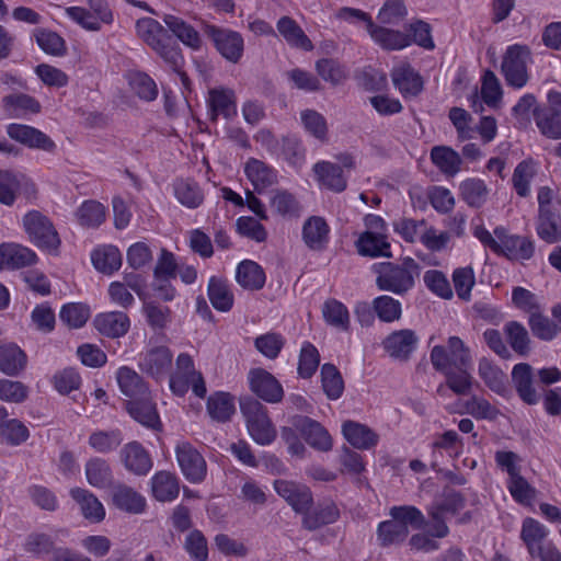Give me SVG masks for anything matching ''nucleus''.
Masks as SVG:
<instances>
[{
  "mask_svg": "<svg viewBox=\"0 0 561 561\" xmlns=\"http://www.w3.org/2000/svg\"><path fill=\"white\" fill-rule=\"evenodd\" d=\"M240 409L245 417L250 436L260 445H268L276 437L266 408L255 399H248L240 403Z\"/></svg>",
  "mask_w": 561,
  "mask_h": 561,
  "instance_id": "obj_4",
  "label": "nucleus"
},
{
  "mask_svg": "<svg viewBox=\"0 0 561 561\" xmlns=\"http://www.w3.org/2000/svg\"><path fill=\"white\" fill-rule=\"evenodd\" d=\"M321 382L322 389L330 400H337L343 394L344 381L334 365L324 364L321 367Z\"/></svg>",
  "mask_w": 561,
  "mask_h": 561,
  "instance_id": "obj_53",
  "label": "nucleus"
},
{
  "mask_svg": "<svg viewBox=\"0 0 561 561\" xmlns=\"http://www.w3.org/2000/svg\"><path fill=\"white\" fill-rule=\"evenodd\" d=\"M207 295L217 311L228 312L232 309L234 296L227 279L211 276L208 282Z\"/></svg>",
  "mask_w": 561,
  "mask_h": 561,
  "instance_id": "obj_33",
  "label": "nucleus"
},
{
  "mask_svg": "<svg viewBox=\"0 0 561 561\" xmlns=\"http://www.w3.org/2000/svg\"><path fill=\"white\" fill-rule=\"evenodd\" d=\"M365 230L355 241L357 253L367 257H392L388 226L378 215L368 214L364 217Z\"/></svg>",
  "mask_w": 561,
  "mask_h": 561,
  "instance_id": "obj_3",
  "label": "nucleus"
},
{
  "mask_svg": "<svg viewBox=\"0 0 561 561\" xmlns=\"http://www.w3.org/2000/svg\"><path fill=\"white\" fill-rule=\"evenodd\" d=\"M161 19L168 27V32L170 31L185 46L193 50H199L202 48V37L193 25L171 13H164Z\"/></svg>",
  "mask_w": 561,
  "mask_h": 561,
  "instance_id": "obj_21",
  "label": "nucleus"
},
{
  "mask_svg": "<svg viewBox=\"0 0 561 561\" xmlns=\"http://www.w3.org/2000/svg\"><path fill=\"white\" fill-rule=\"evenodd\" d=\"M4 110L11 117H19L26 113H38L41 104L27 94H10L2 100Z\"/></svg>",
  "mask_w": 561,
  "mask_h": 561,
  "instance_id": "obj_49",
  "label": "nucleus"
},
{
  "mask_svg": "<svg viewBox=\"0 0 561 561\" xmlns=\"http://www.w3.org/2000/svg\"><path fill=\"white\" fill-rule=\"evenodd\" d=\"M534 118L540 133L550 139H561V107L549 104L546 108H535Z\"/></svg>",
  "mask_w": 561,
  "mask_h": 561,
  "instance_id": "obj_31",
  "label": "nucleus"
},
{
  "mask_svg": "<svg viewBox=\"0 0 561 561\" xmlns=\"http://www.w3.org/2000/svg\"><path fill=\"white\" fill-rule=\"evenodd\" d=\"M175 198L187 208H197L204 202L199 185L191 180H176L173 184Z\"/></svg>",
  "mask_w": 561,
  "mask_h": 561,
  "instance_id": "obj_47",
  "label": "nucleus"
},
{
  "mask_svg": "<svg viewBox=\"0 0 561 561\" xmlns=\"http://www.w3.org/2000/svg\"><path fill=\"white\" fill-rule=\"evenodd\" d=\"M302 525L309 530H316L322 526L335 523L340 517V511L335 503L324 501L312 511L302 513Z\"/></svg>",
  "mask_w": 561,
  "mask_h": 561,
  "instance_id": "obj_36",
  "label": "nucleus"
},
{
  "mask_svg": "<svg viewBox=\"0 0 561 561\" xmlns=\"http://www.w3.org/2000/svg\"><path fill=\"white\" fill-rule=\"evenodd\" d=\"M277 31L284 39L293 47L309 51L313 48L311 41L295 20L283 16L277 21Z\"/></svg>",
  "mask_w": 561,
  "mask_h": 561,
  "instance_id": "obj_44",
  "label": "nucleus"
},
{
  "mask_svg": "<svg viewBox=\"0 0 561 561\" xmlns=\"http://www.w3.org/2000/svg\"><path fill=\"white\" fill-rule=\"evenodd\" d=\"M23 227L30 240L38 248L56 251L60 245V238L48 217L38 210H31L23 217Z\"/></svg>",
  "mask_w": 561,
  "mask_h": 561,
  "instance_id": "obj_6",
  "label": "nucleus"
},
{
  "mask_svg": "<svg viewBox=\"0 0 561 561\" xmlns=\"http://www.w3.org/2000/svg\"><path fill=\"white\" fill-rule=\"evenodd\" d=\"M296 426L311 447L321 451H328L332 448V438L319 422L309 417H299Z\"/></svg>",
  "mask_w": 561,
  "mask_h": 561,
  "instance_id": "obj_26",
  "label": "nucleus"
},
{
  "mask_svg": "<svg viewBox=\"0 0 561 561\" xmlns=\"http://www.w3.org/2000/svg\"><path fill=\"white\" fill-rule=\"evenodd\" d=\"M123 438L119 431H96L89 437V445L100 454H106L116 449Z\"/></svg>",
  "mask_w": 561,
  "mask_h": 561,
  "instance_id": "obj_64",
  "label": "nucleus"
},
{
  "mask_svg": "<svg viewBox=\"0 0 561 561\" xmlns=\"http://www.w3.org/2000/svg\"><path fill=\"white\" fill-rule=\"evenodd\" d=\"M116 380L119 390L124 396L128 397L129 400L145 398L150 392L142 378L129 367H121L116 373Z\"/></svg>",
  "mask_w": 561,
  "mask_h": 561,
  "instance_id": "obj_34",
  "label": "nucleus"
},
{
  "mask_svg": "<svg viewBox=\"0 0 561 561\" xmlns=\"http://www.w3.org/2000/svg\"><path fill=\"white\" fill-rule=\"evenodd\" d=\"M314 179L319 186L335 193L343 192L347 186V179L342 168L330 161H318L312 167Z\"/></svg>",
  "mask_w": 561,
  "mask_h": 561,
  "instance_id": "obj_17",
  "label": "nucleus"
},
{
  "mask_svg": "<svg viewBox=\"0 0 561 561\" xmlns=\"http://www.w3.org/2000/svg\"><path fill=\"white\" fill-rule=\"evenodd\" d=\"M285 337L276 332L261 334L254 340L255 348L266 358L275 359L285 345Z\"/></svg>",
  "mask_w": 561,
  "mask_h": 561,
  "instance_id": "obj_61",
  "label": "nucleus"
},
{
  "mask_svg": "<svg viewBox=\"0 0 561 561\" xmlns=\"http://www.w3.org/2000/svg\"><path fill=\"white\" fill-rule=\"evenodd\" d=\"M300 122L306 133L321 142L328 141V123L325 117L314 110H304L300 112Z\"/></svg>",
  "mask_w": 561,
  "mask_h": 561,
  "instance_id": "obj_51",
  "label": "nucleus"
},
{
  "mask_svg": "<svg viewBox=\"0 0 561 561\" xmlns=\"http://www.w3.org/2000/svg\"><path fill=\"white\" fill-rule=\"evenodd\" d=\"M251 390L261 399L270 403L282 401L284 390L278 380L268 371L256 368L249 373Z\"/></svg>",
  "mask_w": 561,
  "mask_h": 561,
  "instance_id": "obj_14",
  "label": "nucleus"
},
{
  "mask_svg": "<svg viewBox=\"0 0 561 561\" xmlns=\"http://www.w3.org/2000/svg\"><path fill=\"white\" fill-rule=\"evenodd\" d=\"M373 308L382 322H393L401 318L402 308L399 300L391 296L382 295L373 300Z\"/></svg>",
  "mask_w": 561,
  "mask_h": 561,
  "instance_id": "obj_59",
  "label": "nucleus"
},
{
  "mask_svg": "<svg viewBox=\"0 0 561 561\" xmlns=\"http://www.w3.org/2000/svg\"><path fill=\"white\" fill-rule=\"evenodd\" d=\"M342 433L344 438L357 449H369L378 443V435L371 428L355 421H345Z\"/></svg>",
  "mask_w": 561,
  "mask_h": 561,
  "instance_id": "obj_32",
  "label": "nucleus"
},
{
  "mask_svg": "<svg viewBox=\"0 0 561 561\" xmlns=\"http://www.w3.org/2000/svg\"><path fill=\"white\" fill-rule=\"evenodd\" d=\"M205 34L213 41L220 55L231 62H238L243 55L244 43L240 33L207 24Z\"/></svg>",
  "mask_w": 561,
  "mask_h": 561,
  "instance_id": "obj_10",
  "label": "nucleus"
},
{
  "mask_svg": "<svg viewBox=\"0 0 561 561\" xmlns=\"http://www.w3.org/2000/svg\"><path fill=\"white\" fill-rule=\"evenodd\" d=\"M391 79L403 98H413L423 90L421 76L408 62H400L391 70Z\"/></svg>",
  "mask_w": 561,
  "mask_h": 561,
  "instance_id": "obj_18",
  "label": "nucleus"
},
{
  "mask_svg": "<svg viewBox=\"0 0 561 561\" xmlns=\"http://www.w3.org/2000/svg\"><path fill=\"white\" fill-rule=\"evenodd\" d=\"M236 279L247 290H260L265 284L266 276L256 262L245 260L237 266Z\"/></svg>",
  "mask_w": 561,
  "mask_h": 561,
  "instance_id": "obj_39",
  "label": "nucleus"
},
{
  "mask_svg": "<svg viewBox=\"0 0 561 561\" xmlns=\"http://www.w3.org/2000/svg\"><path fill=\"white\" fill-rule=\"evenodd\" d=\"M34 36L39 48L51 56H64L67 51L65 39L56 32L37 28Z\"/></svg>",
  "mask_w": 561,
  "mask_h": 561,
  "instance_id": "obj_56",
  "label": "nucleus"
},
{
  "mask_svg": "<svg viewBox=\"0 0 561 561\" xmlns=\"http://www.w3.org/2000/svg\"><path fill=\"white\" fill-rule=\"evenodd\" d=\"M26 366L25 353L15 344H0V370L8 376L19 375Z\"/></svg>",
  "mask_w": 561,
  "mask_h": 561,
  "instance_id": "obj_41",
  "label": "nucleus"
},
{
  "mask_svg": "<svg viewBox=\"0 0 561 561\" xmlns=\"http://www.w3.org/2000/svg\"><path fill=\"white\" fill-rule=\"evenodd\" d=\"M462 198L473 207L481 206L488 197V187L480 179H468L460 184Z\"/></svg>",
  "mask_w": 561,
  "mask_h": 561,
  "instance_id": "obj_62",
  "label": "nucleus"
},
{
  "mask_svg": "<svg viewBox=\"0 0 561 561\" xmlns=\"http://www.w3.org/2000/svg\"><path fill=\"white\" fill-rule=\"evenodd\" d=\"M274 489L298 514L306 513L312 506V493L302 483L278 479L274 481Z\"/></svg>",
  "mask_w": 561,
  "mask_h": 561,
  "instance_id": "obj_12",
  "label": "nucleus"
},
{
  "mask_svg": "<svg viewBox=\"0 0 561 561\" xmlns=\"http://www.w3.org/2000/svg\"><path fill=\"white\" fill-rule=\"evenodd\" d=\"M119 457L125 469L137 476H146L153 465L149 453L138 442L124 445Z\"/></svg>",
  "mask_w": 561,
  "mask_h": 561,
  "instance_id": "obj_19",
  "label": "nucleus"
},
{
  "mask_svg": "<svg viewBox=\"0 0 561 561\" xmlns=\"http://www.w3.org/2000/svg\"><path fill=\"white\" fill-rule=\"evenodd\" d=\"M76 215L81 226L95 228L104 222L106 211L101 203L87 201L78 208Z\"/></svg>",
  "mask_w": 561,
  "mask_h": 561,
  "instance_id": "obj_55",
  "label": "nucleus"
},
{
  "mask_svg": "<svg viewBox=\"0 0 561 561\" xmlns=\"http://www.w3.org/2000/svg\"><path fill=\"white\" fill-rule=\"evenodd\" d=\"M330 227L320 216L309 217L302 226V240L312 251H321L329 242Z\"/></svg>",
  "mask_w": 561,
  "mask_h": 561,
  "instance_id": "obj_25",
  "label": "nucleus"
},
{
  "mask_svg": "<svg viewBox=\"0 0 561 561\" xmlns=\"http://www.w3.org/2000/svg\"><path fill=\"white\" fill-rule=\"evenodd\" d=\"M94 325L100 333L106 336L119 337L127 333L130 322L126 313L111 311L96 316Z\"/></svg>",
  "mask_w": 561,
  "mask_h": 561,
  "instance_id": "obj_35",
  "label": "nucleus"
},
{
  "mask_svg": "<svg viewBox=\"0 0 561 561\" xmlns=\"http://www.w3.org/2000/svg\"><path fill=\"white\" fill-rule=\"evenodd\" d=\"M320 364V354L317 347L310 342H304L298 359V375L308 379L313 376Z\"/></svg>",
  "mask_w": 561,
  "mask_h": 561,
  "instance_id": "obj_57",
  "label": "nucleus"
},
{
  "mask_svg": "<svg viewBox=\"0 0 561 561\" xmlns=\"http://www.w3.org/2000/svg\"><path fill=\"white\" fill-rule=\"evenodd\" d=\"M536 231L547 243L561 241V216L552 210L538 214Z\"/></svg>",
  "mask_w": 561,
  "mask_h": 561,
  "instance_id": "obj_45",
  "label": "nucleus"
},
{
  "mask_svg": "<svg viewBox=\"0 0 561 561\" xmlns=\"http://www.w3.org/2000/svg\"><path fill=\"white\" fill-rule=\"evenodd\" d=\"M530 61V51L526 46H510L503 57L502 72L508 85L520 89L528 81L527 65Z\"/></svg>",
  "mask_w": 561,
  "mask_h": 561,
  "instance_id": "obj_8",
  "label": "nucleus"
},
{
  "mask_svg": "<svg viewBox=\"0 0 561 561\" xmlns=\"http://www.w3.org/2000/svg\"><path fill=\"white\" fill-rule=\"evenodd\" d=\"M36 254L28 248L18 243L0 244V271L4 268H21L34 264Z\"/></svg>",
  "mask_w": 561,
  "mask_h": 561,
  "instance_id": "obj_24",
  "label": "nucleus"
},
{
  "mask_svg": "<svg viewBox=\"0 0 561 561\" xmlns=\"http://www.w3.org/2000/svg\"><path fill=\"white\" fill-rule=\"evenodd\" d=\"M176 459L184 477L192 483H199L206 477V461L190 443L182 442L175 448Z\"/></svg>",
  "mask_w": 561,
  "mask_h": 561,
  "instance_id": "obj_11",
  "label": "nucleus"
},
{
  "mask_svg": "<svg viewBox=\"0 0 561 561\" xmlns=\"http://www.w3.org/2000/svg\"><path fill=\"white\" fill-rule=\"evenodd\" d=\"M170 388L178 396H184L190 388L198 398L206 396L205 380L202 374L195 369L194 362L188 354L182 353L178 356L176 371L170 378Z\"/></svg>",
  "mask_w": 561,
  "mask_h": 561,
  "instance_id": "obj_5",
  "label": "nucleus"
},
{
  "mask_svg": "<svg viewBox=\"0 0 561 561\" xmlns=\"http://www.w3.org/2000/svg\"><path fill=\"white\" fill-rule=\"evenodd\" d=\"M512 379L524 402L527 404H536L538 402L539 397L533 387L530 365L526 363L515 365L512 371Z\"/></svg>",
  "mask_w": 561,
  "mask_h": 561,
  "instance_id": "obj_40",
  "label": "nucleus"
},
{
  "mask_svg": "<svg viewBox=\"0 0 561 561\" xmlns=\"http://www.w3.org/2000/svg\"><path fill=\"white\" fill-rule=\"evenodd\" d=\"M493 233V252L510 260H529L534 255L535 245L528 238L511 236L502 227L494 229Z\"/></svg>",
  "mask_w": 561,
  "mask_h": 561,
  "instance_id": "obj_9",
  "label": "nucleus"
},
{
  "mask_svg": "<svg viewBox=\"0 0 561 561\" xmlns=\"http://www.w3.org/2000/svg\"><path fill=\"white\" fill-rule=\"evenodd\" d=\"M233 398L227 392H215L207 400V412L217 422H227L234 413Z\"/></svg>",
  "mask_w": 561,
  "mask_h": 561,
  "instance_id": "obj_48",
  "label": "nucleus"
},
{
  "mask_svg": "<svg viewBox=\"0 0 561 561\" xmlns=\"http://www.w3.org/2000/svg\"><path fill=\"white\" fill-rule=\"evenodd\" d=\"M87 482L95 489H110L114 486L113 470L107 460L93 457L84 466Z\"/></svg>",
  "mask_w": 561,
  "mask_h": 561,
  "instance_id": "obj_29",
  "label": "nucleus"
},
{
  "mask_svg": "<svg viewBox=\"0 0 561 561\" xmlns=\"http://www.w3.org/2000/svg\"><path fill=\"white\" fill-rule=\"evenodd\" d=\"M172 353L165 346L149 350L140 359V368L154 378L165 376L172 365Z\"/></svg>",
  "mask_w": 561,
  "mask_h": 561,
  "instance_id": "obj_27",
  "label": "nucleus"
},
{
  "mask_svg": "<svg viewBox=\"0 0 561 561\" xmlns=\"http://www.w3.org/2000/svg\"><path fill=\"white\" fill-rule=\"evenodd\" d=\"M244 174L259 194L276 184L277 173L265 162L250 158L244 164Z\"/></svg>",
  "mask_w": 561,
  "mask_h": 561,
  "instance_id": "obj_23",
  "label": "nucleus"
},
{
  "mask_svg": "<svg viewBox=\"0 0 561 561\" xmlns=\"http://www.w3.org/2000/svg\"><path fill=\"white\" fill-rule=\"evenodd\" d=\"M548 529L538 520L527 517L524 519L520 538L527 547L529 554L535 558L536 551L545 546Z\"/></svg>",
  "mask_w": 561,
  "mask_h": 561,
  "instance_id": "obj_42",
  "label": "nucleus"
},
{
  "mask_svg": "<svg viewBox=\"0 0 561 561\" xmlns=\"http://www.w3.org/2000/svg\"><path fill=\"white\" fill-rule=\"evenodd\" d=\"M322 314L325 322L339 330L350 329V313L344 304L336 299H329L323 304Z\"/></svg>",
  "mask_w": 561,
  "mask_h": 561,
  "instance_id": "obj_50",
  "label": "nucleus"
},
{
  "mask_svg": "<svg viewBox=\"0 0 561 561\" xmlns=\"http://www.w3.org/2000/svg\"><path fill=\"white\" fill-rule=\"evenodd\" d=\"M137 36L159 55L173 70L179 71L184 62L181 48L159 21L141 18L136 21Z\"/></svg>",
  "mask_w": 561,
  "mask_h": 561,
  "instance_id": "obj_1",
  "label": "nucleus"
},
{
  "mask_svg": "<svg viewBox=\"0 0 561 561\" xmlns=\"http://www.w3.org/2000/svg\"><path fill=\"white\" fill-rule=\"evenodd\" d=\"M367 32L371 39L386 50H401L411 45V38L408 34L377 25L374 22L368 23Z\"/></svg>",
  "mask_w": 561,
  "mask_h": 561,
  "instance_id": "obj_22",
  "label": "nucleus"
},
{
  "mask_svg": "<svg viewBox=\"0 0 561 561\" xmlns=\"http://www.w3.org/2000/svg\"><path fill=\"white\" fill-rule=\"evenodd\" d=\"M433 164L446 176H455L461 169L460 154L448 146H435L431 150Z\"/></svg>",
  "mask_w": 561,
  "mask_h": 561,
  "instance_id": "obj_38",
  "label": "nucleus"
},
{
  "mask_svg": "<svg viewBox=\"0 0 561 561\" xmlns=\"http://www.w3.org/2000/svg\"><path fill=\"white\" fill-rule=\"evenodd\" d=\"M208 116L216 122L219 116L230 119L237 115V98L232 89L219 87L208 91Z\"/></svg>",
  "mask_w": 561,
  "mask_h": 561,
  "instance_id": "obj_13",
  "label": "nucleus"
},
{
  "mask_svg": "<svg viewBox=\"0 0 561 561\" xmlns=\"http://www.w3.org/2000/svg\"><path fill=\"white\" fill-rule=\"evenodd\" d=\"M503 332L506 342L510 344L512 350L519 356L526 357L531 351V340L526 328L517 321H508Z\"/></svg>",
  "mask_w": 561,
  "mask_h": 561,
  "instance_id": "obj_43",
  "label": "nucleus"
},
{
  "mask_svg": "<svg viewBox=\"0 0 561 561\" xmlns=\"http://www.w3.org/2000/svg\"><path fill=\"white\" fill-rule=\"evenodd\" d=\"M69 494L87 520L101 523L105 518L104 505L91 491L76 486L70 489Z\"/></svg>",
  "mask_w": 561,
  "mask_h": 561,
  "instance_id": "obj_20",
  "label": "nucleus"
},
{
  "mask_svg": "<svg viewBox=\"0 0 561 561\" xmlns=\"http://www.w3.org/2000/svg\"><path fill=\"white\" fill-rule=\"evenodd\" d=\"M463 508V499L455 491H447L442 500L436 501L428 510L432 518L445 517L456 514Z\"/></svg>",
  "mask_w": 561,
  "mask_h": 561,
  "instance_id": "obj_58",
  "label": "nucleus"
},
{
  "mask_svg": "<svg viewBox=\"0 0 561 561\" xmlns=\"http://www.w3.org/2000/svg\"><path fill=\"white\" fill-rule=\"evenodd\" d=\"M471 366H458L448 369L439 370L445 376V383L437 387V394L446 399L449 397V391L457 396H466L470 392L472 387V376L469 371Z\"/></svg>",
  "mask_w": 561,
  "mask_h": 561,
  "instance_id": "obj_15",
  "label": "nucleus"
},
{
  "mask_svg": "<svg viewBox=\"0 0 561 561\" xmlns=\"http://www.w3.org/2000/svg\"><path fill=\"white\" fill-rule=\"evenodd\" d=\"M431 364L438 371L458 366H471L470 350L458 336H449L446 345H435L430 354Z\"/></svg>",
  "mask_w": 561,
  "mask_h": 561,
  "instance_id": "obj_7",
  "label": "nucleus"
},
{
  "mask_svg": "<svg viewBox=\"0 0 561 561\" xmlns=\"http://www.w3.org/2000/svg\"><path fill=\"white\" fill-rule=\"evenodd\" d=\"M373 270L377 274V287L396 295H404L410 291L420 275V265L412 257H404L400 263H376L373 265Z\"/></svg>",
  "mask_w": 561,
  "mask_h": 561,
  "instance_id": "obj_2",
  "label": "nucleus"
},
{
  "mask_svg": "<svg viewBox=\"0 0 561 561\" xmlns=\"http://www.w3.org/2000/svg\"><path fill=\"white\" fill-rule=\"evenodd\" d=\"M93 266L104 273L113 274L122 265V254L114 245H104L91 253Z\"/></svg>",
  "mask_w": 561,
  "mask_h": 561,
  "instance_id": "obj_46",
  "label": "nucleus"
},
{
  "mask_svg": "<svg viewBox=\"0 0 561 561\" xmlns=\"http://www.w3.org/2000/svg\"><path fill=\"white\" fill-rule=\"evenodd\" d=\"M417 336L414 331L403 329L389 334L382 342L385 351L390 357L398 360H408L417 345Z\"/></svg>",
  "mask_w": 561,
  "mask_h": 561,
  "instance_id": "obj_16",
  "label": "nucleus"
},
{
  "mask_svg": "<svg viewBox=\"0 0 561 561\" xmlns=\"http://www.w3.org/2000/svg\"><path fill=\"white\" fill-rule=\"evenodd\" d=\"M318 75L332 85L342 84L348 78L347 69L339 61L323 58L316 62Z\"/></svg>",
  "mask_w": 561,
  "mask_h": 561,
  "instance_id": "obj_54",
  "label": "nucleus"
},
{
  "mask_svg": "<svg viewBox=\"0 0 561 561\" xmlns=\"http://www.w3.org/2000/svg\"><path fill=\"white\" fill-rule=\"evenodd\" d=\"M112 501L116 508L129 514L144 513L147 504L145 496L126 484L114 486Z\"/></svg>",
  "mask_w": 561,
  "mask_h": 561,
  "instance_id": "obj_30",
  "label": "nucleus"
},
{
  "mask_svg": "<svg viewBox=\"0 0 561 561\" xmlns=\"http://www.w3.org/2000/svg\"><path fill=\"white\" fill-rule=\"evenodd\" d=\"M426 288L442 299L449 300L454 293L450 283L442 271L428 270L423 275Z\"/></svg>",
  "mask_w": 561,
  "mask_h": 561,
  "instance_id": "obj_60",
  "label": "nucleus"
},
{
  "mask_svg": "<svg viewBox=\"0 0 561 561\" xmlns=\"http://www.w3.org/2000/svg\"><path fill=\"white\" fill-rule=\"evenodd\" d=\"M131 90L145 101H153L158 96L156 82L145 72H133L128 76Z\"/></svg>",
  "mask_w": 561,
  "mask_h": 561,
  "instance_id": "obj_63",
  "label": "nucleus"
},
{
  "mask_svg": "<svg viewBox=\"0 0 561 561\" xmlns=\"http://www.w3.org/2000/svg\"><path fill=\"white\" fill-rule=\"evenodd\" d=\"M127 411L135 421L144 426L157 428L160 424L159 415L150 393L145 398L129 400L127 402Z\"/></svg>",
  "mask_w": 561,
  "mask_h": 561,
  "instance_id": "obj_37",
  "label": "nucleus"
},
{
  "mask_svg": "<svg viewBox=\"0 0 561 561\" xmlns=\"http://www.w3.org/2000/svg\"><path fill=\"white\" fill-rule=\"evenodd\" d=\"M152 496L159 502H172L180 493V482L175 473L161 470L150 479Z\"/></svg>",
  "mask_w": 561,
  "mask_h": 561,
  "instance_id": "obj_28",
  "label": "nucleus"
},
{
  "mask_svg": "<svg viewBox=\"0 0 561 561\" xmlns=\"http://www.w3.org/2000/svg\"><path fill=\"white\" fill-rule=\"evenodd\" d=\"M408 535L409 529L393 518L378 525L377 538L382 547L400 543L405 540Z\"/></svg>",
  "mask_w": 561,
  "mask_h": 561,
  "instance_id": "obj_52",
  "label": "nucleus"
}]
</instances>
